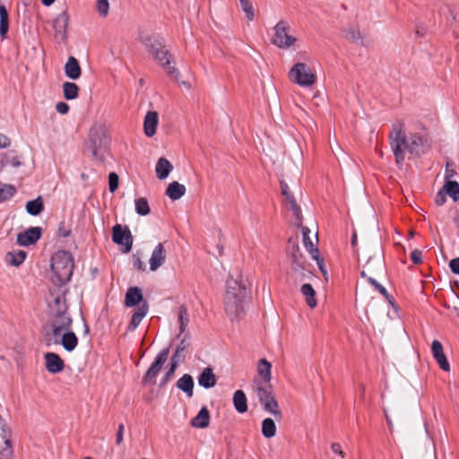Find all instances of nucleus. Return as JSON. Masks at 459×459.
I'll return each instance as SVG.
<instances>
[{
	"instance_id": "nucleus-1",
	"label": "nucleus",
	"mask_w": 459,
	"mask_h": 459,
	"mask_svg": "<svg viewBox=\"0 0 459 459\" xmlns=\"http://www.w3.org/2000/svg\"><path fill=\"white\" fill-rule=\"evenodd\" d=\"M403 126L404 124L402 121H396L393 124L389 134L390 145L398 166L403 165L406 152L411 157L419 158L423 155L428 143L427 136L417 133L407 135Z\"/></svg>"
},
{
	"instance_id": "nucleus-2",
	"label": "nucleus",
	"mask_w": 459,
	"mask_h": 459,
	"mask_svg": "<svg viewBox=\"0 0 459 459\" xmlns=\"http://www.w3.org/2000/svg\"><path fill=\"white\" fill-rule=\"evenodd\" d=\"M51 314L50 331L45 333L46 345H57V337H60L63 332L71 330L73 319L66 313L67 305L65 299L61 295H56L52 301L48 303Z\"/></svg>"
},
{
	"instance_id": "nucleus-3",
	"label": "nucleus",
	"mask_w": 459,
	"mask_h": 459,
	"mask_svg": "<svg viewBox=\"0 0 459 459\" xmlns=\"http://www.w3.org/2000/svg\"><path fill=\"white\" fill-rule=\"evenodd\" d=\"M251 284L242 276L238 279L230 277L226 282V293L224 298L225 312L231 319H235L244 312V303L250 292Z\"/></svg>"
},
{
	"instance_id": "nucleus-4",
	"label": "nucleus",
	"mask_w": 459,
	"mask_h": 459,
	"mask_svg": "<svg viewBox=\"0 0 459 459\" xmlns=\"http://www.w3.org/2000/svg\"><path fill=\"white\" fill-rule=\"evenodd\" d=\"M74 259L72 255L64 250L57 251L51 258L52 281L56 285H63L70 281L73 275Z\"/></svg>"
},
{
	"instance_id": "nucleus-5",
	"label": "nucleus",
	"mask_w": 459,
	"mask_h": 459,
	"mask_svg": "<svg viewBox=\"0 0 459 459\" xmlns=\"http://www.w3.org/2000/svg\"><path fill=\"white\" fill-rule=\"evenodd\" d=\"M108 144V137L106 126L102 124H94L89 132L88 141L85 145L87 152L96 160L104 159V152Z\"/></svg>"
},
{
	"instance_id": "nucleus-6",
	"label": "nucleus",
	"mask_w": 459,
	"mask_h": 459,
	"mask_svg": "<svg viewBox=\"0 0 459 459\" xmlns=\"http://www.w3.org/2000/svg\"><path fill=\"white\" fill-rule=\"evenodd\" d=\"M273 29L274 35L272 38V43L278 48L286 49L297 41V39L290 34V27L287 22L280 21Z\"/></svg>"
},
{
	"instance_id": "nucleus-7",
	"label": "nucleus",
	"mask_w": 459,
	"mask_h": 459,
	"mask_svg": "<svg viewBox=\"0 0 459 459\" xmlns=\"http://www.w3.org/2000/svg\"><path fill=\"white\" fill-rule=\"evenodd\" d=\"M169 354V348L162 349L158 355L156 356L154 361L151 364L150 368L147 369L146 373L143 377L142 384L143 385H154L156 384V377L160 372L163 365L168 360V357Z\"/></svg>"
},
{
	"instance_id": "nucleus-8",
	"label": "nucleus",
	"mask_w": 459,
	"mask_h": 459,
	"mask_svg": "<svg viewBox=\"0 0 459 459\" xmlns=\"http://www.w3.org/2000/svg\"><path fill=\"white\" fill-rule=\"evenodd\" d=\"M289 75L290 79L300 86H311L316 82V75L304 63H297L290 69Z\"/></svg>"
},
{
	"instance_id": "nucleus-9",
	"label": "nucleus",
	"mask_w": 459,
	"mask_h": 459,
	"mask_svg": "<svg viewBox=\"0 0 459 459\" xmlns=\"http://www.w3.org/2000/svg\"><path fill=\"white\" fill-rule=\"evenodd\" d=\"M291 259L290 272L296 280L303 281L312 274L311 264L307 261L303 254H299Z\"/></svg>"
},
{
	"instance_id": "nucleus-10",
	"label": "nucleus",
	"mask_w": 459,
	"mask_h": 459,
	"mask_svg": "<svg viewBox=\"0 0 459 459\" xmlns=\"http://www.w3.org/2000/svg\"><path fill=\"white\" fill-rule=\"evenodd\" d=\"M12 456L11 429L0 417V459H11Z\"/></svg>"
},
{
	"instance_id": "nucleus-11",
	"label": "nucleus",
	"mask_w": 459,
	"mask_h": 459,
	"mask_svg": "<svg viewBox=\"0 0 459 459\" xmlns=\"http://www.w3.org/2000/svg\"><path fill=\"white\" fill-rule=\"evenodd\" d=\"M112 231V240L117 245L124 246V252H130L133 247V236L129 228L127 226L123 227L120 224H116Z\"/></svg>"
},
{
	"instance_id": "nucleus-12",
	"label": "nucleus",
	"mask_w": 459,
	"mask_h": 459,
	"mask_svg": "<svg viewBox=\"0 0 459 459\" xmlns=\"http://www.w3.org/2000/svg\"><path fill=\"white\" fill-rule=\"evenodd\" d=\"M152 57L160 63V66L166 71V73L169 76L178 79L179 72L173 65H171L170 59L172 56L169 53V51L166 48V46L160 48L156 53H154Z\"/></svg>"
},
{
	"instance_id": "nucleus-13",
	"label": "nucleus",
	"mask_w": 459,
	"mask_h": 459,
	"mask_svg": "<svg viewBox=\"0 0 459 459\" xmlns=\"http://www.w3.org/2000/svg\"><path fill=\"white\" fill-rule=\"evenodd\" d=\"M69 14L67 9L62 11L53 21V28L55 30V38L65 41L67 39V26L69 23Z\"/></svg>"
},
{
	"instance_id": "nucleus-14",
	"label": "nucleus",
	"mask_w": 459,
	"mask_h": 459,
	"mask_svg": "<svg viewBox=\"0 0 459 459\" xmlns=\"http://www.w3.org/2000/svg\"><path fill=\"white\" fill-rule=\"evenodd\" d=\"M281 194L285 196L286 204L289 210L292 212V215L295 217L299 225L301 223L302 214L301 209L298 205L293 195L290 193L289 186L286 182L281 181Z\"/></svg>"
},
{
	"instance_id": "nucleus-15",
	"label": "nucleus",
	"mask_w": 459,
	"mask_h": 459,
	"mask_svg": "<svg viewBox=\"0 0 459 459\" xmlns=\"http://www.w3.org/2000/svg\"><path fill=\"white\" fill-rule=\"evenodd\" d=\"M42 235L40 227H30L17 236V243L22 247H29L35 244Z\"/></svg>"
},
{
	"instance_id": "nucleus-16",
	"label": "nucleus",
	"mask_w": 459,
	"mask_h": 459,
	"mask_svg": "<svg viewBox=\"0 0 459 459\" xmlns=\"http://www.w3.org/2000/svg\"><path fill=\"white\" fill-rule=\"evenodd\" d=\"M140 40L152 56L166 46L164 39L155 34L141 35Z\"/></svg>"
},
{
	"instance_id": "nucleus-17",
	"label": "nucleus",
	"mask_w": 459,
	"mask_h": 459,
	"mask_svg": "<svg viewBox=\"0 0 459 459\" xmlns=\"http://www.w3.org/2000/svg\"><path fill=\"white\" fill-rule=\"evenodd\" d=\"M44 359L45 368L51 374H58L65 368V362L57 353L47 352Z\"/></svg>"
},
{
	"instance_id": "nucleus-18",
	"label": "nucleus",
	"mask_w": 459,
	"mask_h": 459,
	"mask_svg": "<svg viewBox=\"0 0 459 459\" xmlns=\"http://www.w3.org/2000/svg\"><path fill=\"white\" fill-rule=\"evenodd\" d=\"M167 252L162 243H159L152 250L151 258L149 260L150 270L152 272L157 271L162 266L166 261Z\"/></svg>"
},
{
	"instance_id": "nucleus-19",
	"label": "nucleus",
	"mask_w": 459,
	"mask_h": 459,
	"mask_svg": "<svg viewBox=\"0 0 459 459\" xmlns=\"http://www.w3.org/2000/svg\"><path fill=\"white\" fill-rule=\"evenodd\" d=\"M78 337L71 330L63 332L60 337H57V344H61L63 348L68 352L74 351L78 345Z\"/></svg>"
},
{
	"instance_id": "nucleus-20",
	"label": "nucleus",
	"mask_w": 459,
	"mask_h": 459,
	"mask_svg": "<svg viewBox=\"0 0 459 459\" xmlns=\"http://www.w3.org/2000/svg\"><path fill=\"white\" fill-rule=\"evenodd\" d=\"M148 310H149V305H148L147 301L142 302V304L137 307V308L134 312L131 321L127 326L128 332H133L137 328V326L140 325L141 321L146 316Z\"/></svg>"
},
{
	"instance_id": "nucleus-21",
	"label": "nucleus",
	"mask_w": 459,
	"mask_h": 459,
	"mask_svg": "<svg viewBox=\"0 0 459 459\" xmlns=\"http://www.w3.org/2000/svg\"><path fill=\"white\" fill-rule=\"evenodd\" d=\"M142 290L139 287H130L128 288L126 297H125V305L128 307L139 306L142 302H144Z\"/></svg>"
},
{
	"instance_id": "nucleus-22",
	"label": "nucleus",
	"mask_w": 459,
	"mask_h": 459,
	"mask_svg": "<svg viewBox=\"0 0 459 459\" xmlns=\"http://www.w3.org/2000/svg\"><path fill=\"white\" fill-rule=\"evenodd\" d=\"M158 117L156 111L147 112L143 121V130L146 136L152 137L156 134Z\"/></svg>"
},
{
	"instance_id": "nucleus-23",
	"label": "nucleus",
	"mask_w": 459,
	"mask_h": 459,
	"mask_svg": "<svg viewBox=\"0 0 459 459\" xmlns=\"http://www.w3.org/2000/svg\"><path fill=\"white\" fill-rule=\"evenodd\" d=\"M64 70L65 75L72 80H77L82 74L81 65L74 56H69Z\"/></svg>"
},
{
	"instance_id": "nucleus-24",
	"label": "nucleus",
	"mask_w": 459,
	"mask_h": 459,
	"mask_svg": "<svg viewBox=\"0 0 459 459\" xmlns=\"http://www.w3.org/2000/svg\"><path fill=\"white\" fill-rule=\"evenodd\" d=\"M210 418L209 410L204 406L198 411L197 415L191 420L190 425L194 428L205 429L210 424Z\"/></svg>"
},
{
	"instance_id": "nucleus-25",
	"label": "nucleus",
	"mask_w": 459,
	"mask_h": 459,
	"mask_svg": "<svg viewBox=\"0 0 459 459\" xmlns=\"http://www.w3.org/2000/svg\"><path fill=\"white\" fill-rule=\"evenodd\" d=\"M216 382V376L211 368H205L198 377V384L207 389L213 387Z\"/></svg>"
},
{
	"instance_id": "nucleus-26",
	"label": "nucleus",
	"mask_w": 459,
	"mask_h": 459,
	"mask_svg": "<svg viewBox=\"0 0 459 459\" xmlns=\"http://www.w3.org/2000/svg\"><path fill=\"white\" fill-rule=\"evenodd\" d=\"M186 194V186L182 184H179L177 181H173L169 184L166 189V195L171 200H178Z\"/></svg>"
},
{
	"instance_id": "nucleus-27",
	"label": "nucleus",
	"mask_w": 459,
	"mask_h": 459,
	"mask_svg": "<svg viewBox=\"0 0 459 459\" xmlns=\"http://www.w3.org/2000/svg\"><path fill=\"white\" fill-rule=\"evenodd\" d=\"M172 164L166 158H160L156 164V175L159 179H165L172 170Z\"/></svg>"
},
{
	"instance_id": "nucleus-28",
	"label": "nucleus",
	"mask_w": 459,
	"mask_h": 459,
	"mask_svg": "<svg viewBox=\"0 0 459 459\" xmlns=\"http://www.w3.org/2000/svg\"><path fill=\"white\" fill-rule=\"evenodd\" d=\"M190 346V342L186 341V337H184L178 346L177 347L174 354L171 357V361L179 364L183 362L186 357V353L188 351V347Z\"/></svg>"
},
{
	"instance_id": "nucleus-29",
	"label": "nucleus",
	"mask_w": 459,
	"mask_h": 459,
	"mask_svg": "<svg viewBox=\"0 0 459 459\" xmlns=\"http://www.w3.org/2000/svg\"><path fill=\"white\" fill-rule=\"evenodd\" d=\"M256 394L262 405H264L266 403L270 402L271 399L274 398L272 385L269 384H259L256 387Z\"/></svg>"
},
{
	"instance_id": "nucleus-30",
	"label": "nucleus",
	"mask_w": 459,
	"mask_h": 459,
	"mask_svg": "<svg viewBox=\"0 0 459 459\" xmlns=\"http://www.w3.org/2000/svg\"><path fill=\"white\" fill-rule=\"evenodd\" d=\"M177 387L180 390H182L188 397H192L193 388H194V379L189 374H185L183 377H181L177 384Z\"/></svg>"
},
{
	"instance_id": "nucleus-31",
	"label": "nucleus",
	"mask_w": 459,
	"mask_h": 459,
	"mask_svg": "<svg viewBox=\"0 0 459 459\" xmlns=\"http://www.w3.org/2000/svg\"><path fill=\"white\" fill-rule=\"evenodd\" d=\"M233 404L238 412L245 413L247 411V400L245 393L242 390H237L234 393Z\"/></svg>"
},
{
	"instance_id": "nucleus-32",
	"label": "nucleus",
	"mask_w": 459,
	"mask_h": 459,
	"mask_svg": "<svg viewBox=\"0 0 459 459\" xmlns=\"http://www.w3.org/2000/svg\"><path fill=\"white\" fill-rule=\"evenodd\" d=\"M27 256V253L23 250L11 251L5 255V262L13 266L21 265Z\"/></svg>"
},
{
	"instance_id": "nucleus-33",
	"label": "nucleus",
	"mask_w": 459,
	"mask_h": 459,
	"mask_svg": "<svg viewBox=\"0 0 459 459\" xmlns=\"http://www.w3.org/2000/svg\"><path fill=\"white\" fill-rule=\"evenodd\" d=\"M300 291L303 296L306 297V302L307 306L311 308H314L317 305V301L316 299V291L311 284L305 283L301 286Z\"/></svg>"
},
{
	"instance_id": "nucleus-34",
	"label": "nucleus",
	"mask_w": 459,
	"mask_h": 459,
	"mask_svg": "<svg viewBox=\"0 0 459 459\" xmlns=\"http://www.w3.org/2000/svg\"><path fill=\"white\" fill-rule=\"evenodd\" d=\"M64 98L67 100H74L79 95V87L76 83L65 82L63 83Z\"/></svg>"
},
{
	"instance_id": "nucleus-35",
	"label": "nucleus",
	"mask_w": 459,
	"mask_h": 459,
	"mask_svg": "<svg viewBox=\"0 0 459 459\" xmlns=\"http://www.w3.org/2000/svg\"><path fill=\"white\" fill-rule=\"evenodd\" d=\"M44 210L43 200L40 196L26 204V211L28 213L37 216Z\"/></svg>"
},
{
	"instance_id": "nucleus-36",
	"label": "nucleus",
	"mask_w": 459,
	"mask_h": 459,
	"mask_svg": "<svg viewBox=\"0 0 459 459\" xmlns=\"http://www.w3.org/2000/svg\"><path fill=\"white\" fill-rule=\"evenodd\" d=\"M257 370L264 384H268L271 380V364L265 359H262L258 362Z\"/></svg>"
},
{
	"instance_id": "nucleus-37",
	"label": "nucleus",
	"mask_w": 459,
	"mask_h": 459,
	"mask_svg": "<svg viewBox=\"0 0 459 459\" xmlns=\"http://www.w3.org/2000/svg\"><path fill=\"white\" fill-rule=\"evenodd\" d=\"M9 30L8 12L4 5H0V35L4 38Z\"/></svg>"
},
{
	"instance_id": "nucleus-38",
	"label": "nucleus",
	"mask_w": 459,
	"mask_h": 459,
	"mask_svg": "<svg viewBox=\"0 0 459 459\" xmlns=\"http://www.w3.org/2000/svg\"><path fill=\"white\" fill-rule=\"evenodd\" d=\"M442 189L454 201L459 200V184L456 181L447 180Z\"/></svg>"
},
{
	"instance_id": "nucleus-39",
	"label": "nucleus",
	"mask_w": 459,
	"mask_h": 459,
	"mask_svg": "<svg viewBox=\"0 0 459 459\" xmlns=\"http://www.w3.org/2000/svg\"><path fill=\"white\" fill-rule=\"evenodd\" d=\"M262 434L266 438H271L276 434V426L273 419L266 418L262 422Z\"/></svg>"
},
{
	"instance_id": "nucleus-40",
	"label": "nucleus",
	"mask_w": 459,
	"mask_h": 459,
	"mask_svg": "<svg viewBox=\"0 0 459 459\" xmlns=\"http://www.w3.org/2000/svg\"><path fill=\"white\" fill-rule=\"evenodd\" d=\"M368 282L372 285L379 293L388 301L391 305H394V298L391 296L386 289L377 282L374 278L368 277Z\"/></svg>"
},
{
	"instance_id": "nucleus-41",
	"label": "nucleus",
	"mask_w": 459,
	"mask_h": 459,
	"mask_svg": "<svg viewBox=\"0 0 459 459\" xmlns=\"http://www.w3.org/2000/svg\"><path fill=\"white\" fill-rule=\"evenodd\" d=\"M179 334H182L189 323L188 312L186 306H181L178 310Z\"/></svg>"
},
{
	"instance_id": "nucleus-42",
	"label": "nucleus",
	"mask_w": 459,
	"mask_h": 459,
	"mask_svg": "<svg viewBox=\"0 0 459 459\" xmlns=\"http://www.w3.org/2000/svg\"><path fill=\"white\" fill-rule=\"evenodd\" d=\"M135 212L142 216H146L150 213L151 210L146 198L140 197L134 201Z\"/></svg>"
},
{
	"instance_id": "nucleus-43",
	"label": "nucleus",
	"mask_w": 459,
	"mask_h": 459,
	"mask_svg": "<svg viewBox=\"0 0 459 459\" xmlns=\"http://www.w3.org/2000/svg\"><path fill=\"white\" fill-rule=\"evenodd\" d=\"M263 407L266 411L271 412L277 420L281 419V412L278 409L279 405L275 398L271 399L270 402L266 403Z\"/></svg>"
},
{
	"instance_id": "nucleus-44",
	"label": "nucleus",
	"mask_w": 459,
	"mask_h": 459,
	"mask_svg": "<svg viewBox=\"0 0 459 459\" xmlns=\"http://www.w3.org/2000/svg\"><path fill=\"white\" fill-rule=\"evenodd\" d=\"M178 367V364L173 362L170 360V363H169V369L167 370V372L165 373V375L163 376V377L161 378L160 384H159V386L160 388L164 387L171 379V377L174 376L175 374V371L177 369V368Z\"/></svg>"
},
{
	"instance_id": "nucleus-45",
	"label": "nucleus",
	"mask_w": 459,
	"mask_h": 459,
	"mask_svg": "<svg viewBox=\"0 0 459 459\" xmlns=\"http://www.w3.org/2000/svg\"><path fill=\"white\" fill-rule=\"evenodd\" d=\"M16 189L13 186L4 185L0 186V203L4 202L13 196Z\"/></svg>"
},
{
	"instance_id": "nucleus-46",
	"label": "nucleus",
	"mask_w": 459,
	"mask_h": 459,
	"mask_svg": "<svg viewBox=\"0 0 459 459\" xmlns=\"http://www.w3.org/2000/svg\"><path fill=\"white\" fill-rule=\"evenodd\" d=\"M239 3L248 21H253L255 17V12L251 2L249 0H239Z\"/></svg>"
},
{
	"instance_id": "nucleus-47",
	"label": "nucleus",
	"mask_w": 459,
	"mask_h": 459,
	"mask_svg": "<svg viewBox=\"0 0 459 459\" xmlns=\"http://www.w3.org/2000/svg\"><path fill=\"white\" fill-rule=\"evenodd\" d=\"M345 38L352 42H360L363 45L362 36L360 31L358 29L351 28L345 31Z\"/></svg>"
},
{
	"instance_id": "nucleus-48",
	"label": "nucleus",
	"mask_w": 459,
	"mask_h": 459,
	"mask_svg": "<svg viewBox=\"0 0 459 459\" xmlns=\"http://www.w3.org/2000/svg\"><path fill=\"white\" fill-rule=\"evenodd\" d=\"M287 254L290 258L299 255V254H302L298 243L296 241H292L291 238H290L288 242Z\"/></svg>"
},
{
	"instance_id": "nucleus-49",
	"label": "nucleus",
	"mask_w": 459,
	"mask_h": 459,
	"mask_svg": "<svg viewBox=\"0 0 459 459\" xmlns=\"http://www.w3.org/2000/svg\"><path fill=\"white\" fill-rule=\"evenodd\" d=\"M96 8L101 16L106 17L109 10L108 0H97Z\"/></svg>"
},
{
	"instance_id": "nucleus-50",
	"label": "nucleus",
	"mask_w": 459,
	"mask_h": 459,
	"mask_svg": "<svg viewBox=\"0 0 459 459\" xmlns=\"http://www.w3.org/2000/svg\"><path fill=\"white\" fill-rule=\"evenodd\" d=\"M431 351H432V355H433L435 359L445 354L444 353V350H443V345L437 340H434L432 342Z\"/></svg>"
},
{
	"instance_id": "nucleus-51",
	"label": "nucleus",
	"mask_w": 459,
	"mask_h": 459,
	"mask_svg": "<svg viewBox=\"0 0 459 459\" xmlns=\"http://www.w3.org/2000/svg\"><path fill=\"white\" fill-rule=\"evenodd\" d=\"M119 178L115 172L108 175V188L111 193H114L118 187Z\"/></svg>"
},
{
	"instance_id": "nucleus-52",
	"label": "nucleus",
	"mask_w": 459,
	"mask_h": 459,
	"mask_svg": "<svg viewBox=\"0 0 459 459\" xmlns=\"http://www.w3.org/2000/svg\"><path fill=\"white\" fill-rule=\"evenodd\" d=\"M310 230L307 227H302V235H303V242L304 246L310 252L313 251V242L309 238Z\"/></svg>"
},
{
	"instance_id": "nucleus-53",
	"label": "nucleus",
	"mask_w": 459,
	"mask_h": 459,
	"mask_svg": "<svg viewBox=\"0 0 459 459\" xmlns=\"http://www.w3.org/2000/svg\"><path fill=\"white\" fill-rule=\"evenodd\" d=\"M71 234V229L65 221H61L58 227L59 237L67 238Z\"/></svg>"
},
{
	"instance_id": "nucleus-54",
	"label": "nucleus",
	"mask_w": 459,
	"mask_h": 459,
	"mask_svg": "<svg viewBox=\"0 0 459 459\" xmlns=\"http://www.w3.org/2000/svg\"><path fill=\"white\" fill-rule=\"evenodd\" d=\"M436 361L442 370L446 372H448L450 370V365L445 354L436 359Z\"/></svg>"
},
{
	"instance_id": "nucleus-55",
	"label": "nucleus",
	"mask_w": 459,
	"mask_h": 459,
	"mask_svg": "<svg viewBox=\"0 0 459 459\" xmlns=\"http://www.w3.org/2000/svg\"><path fill=\"white\" fill-rule=\"evenodd\" d=\"M410 258L414 264H420L422 262V252L419 249H414L411 253Z\"/></svg>"
},
{
	"instance_id": "nucleus-56",
	"label": "nucleus",
	"mask_w": 459,
	"mask_h": 459,
	"mask_svg": "<svg viewBox=\"0 0 459 459\" xmlns=\"http://www.w3.org/2000/svg\"><path fill=\"white\" fill-rule=\"evenodd\" d=\"M133 265L138 271L144 272L146 270L145 264L136 255H134V256H133Z\"/></svg>"
},
{
	"instance_id": "nucleus-57",
	"label": "nucleus",
	"mask_w": 459,
	"mask_h": 459,
	"mask_svg": "<svg viewBox=\"0 0 459 459\" xmlns=\"http://www.w3.org/2000/svg\"><path fill=\"white\" fill-rule=\"evenodd\" d=\"M69 105L64 101H59L56 105V109L60 114H67L69 111Z\"/></svg>"
},
{
	"instance_id": "nucleus-58",
	"label": "nucleus",
	"mask_w": 459,
	"mask_h": 459,
	"mask_svg": "<svg viewBox=\"0 0 459 459\" xmlns=\"http://www.w3.org/2000/svg\"><path fill=\"white\" fill-rule=\"evenodd\" d=\"M446 201V193L442 189L440 190L435 198V202L437 205H443Z\"/></svg>"
},
{
	"instance_id": "nucleus-59",
	"label": "nucleus",
	"mask_w": 459,
	"mask_h": 459,
	"mask_svg": "<svg viewBox=\"0 0 459 459\" xmlns=\"http://www.w3.org/2000/svg\"><path fill=\"white\" fill-rule=\"evenodd\" d=\"M452 167H453V162L448 160L446 162V173H445V178L447 180H449L451 178H453L455 174V170Z\"/></svg>"
},
{
	"instance_id": "nucleus-60",
	"label": "nucleus",
	"mask_w": 459,
	"mask_h": 459,
	"mask_svg": "<svg viewBox=\"0 0 459 459\" xmlns=\"http://www.w3.org/2000/svg\"><path fill=\"white\" fill-rule=\"evenodd\" d=\"M449 267L454 273L459 274V257L452 259L449 262Z\"/></svg>"
},
{
	"instance_id": "nucleus-61",
	"label": "nucleus",
	"mask_w": 459,
	"mask_h": 459,
	"mask_svg": "<svg viewBox=\"0 0 459 459\" xmlns=\"http://www.w3.org/2000/svg\"><path fill=\"white\" fill-rule=\"evenodd\" d=\"M123 434H124V424H119L117 435H116V443L117 445H120L123 441Z\"/></svg>"
},
{
	"instance_id": "nucleus-62",
	"label": "nucleus",
	"mask_w": 459,
	"mask_h": 459,
	"mask_svg": "<svg viewBox=\"0 0 459 459\" xmlns=\"http://www.w3.org/2000/svg\"><path fill=\"white\" fill-rule=\"evenodd\" d=\"M331 449L334 454L340 455L342 457L344 456V453L342 450V446L339 443H333L331 446Z\"/></svg>"
},
{
	"instance_id": "nucleus-63",
	"label": "nucleus",
	"mask_w": 459,
	"mask_h": 459,
	"mask_svg": "<svg viewBox=\"0 0 459 459\" xmlns=\"http://www.w3.org/2000/svg\"><path fill=\"white\" fill-rule=\"evenodd\" d=\"M11 144L10 139L4 135L0 134V149L6 148Z\"/></svg>"
},
{
	"instance_id": "nucleus-64",
	"label": "nucleus",
	"mask_w": 459,
	"mask_h": 459,
	"mask_svg": "<svg viewBox=\"0 0 459 459\" xmlns=\"http://www.w3.org/2000/svg\"><path fill=\"white\" fill-rule=\"evenodd\" d=\"M313 257L316 260L320 271L325 276L327 274V272H326V270L325 268V264H324L323 260H320L317 255H313Z\"/></svg>"
}]
</instances>
